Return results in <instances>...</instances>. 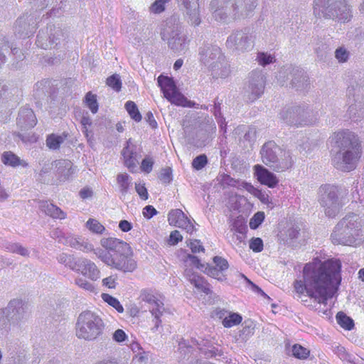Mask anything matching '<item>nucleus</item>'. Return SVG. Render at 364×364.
I'll use <instances>...</instances> for the list:
<instances>
[{
	"mask_svg": "<svg viewBox=\"0 0 364 364\" xmlns=\"http://www.w3.org/2000/svg\"><path fill=\"white\" fill-rule=\"evenodd\" d=\"M341 263L339 259H329L321 262L314 259L303 269L301 279L294 282L297 296L305 302L303 296L313 299L318 304H326L337 292L341 282Z\"/></svg>",
	"mask_w": 364,
	"mask_h": 364,
	"instance_id": "f257e3e1",
	"label": "nucleus"
},
{
	"mask_svg": "<svg viewBox=\"0 0 364 364\" xmlns=\"http://www.w3.org/2000/svg\"><path fill=\"white\" fill-rule=\"evenodd\" d=\"M100 245L104 250H97L96 256L106 265L124 273L136 269V262L128 243L117 238L104 237Z\"/></svg>",
	"mask_w": 364,
	"mask_h": 364,
	"instance_id": "f03ea898",
	"label": "nucleus"
},
{
	"mask_svg": "<svg viewBox=\"0 0 364 364\" xmlns=\"http://www.w3.org/2000/svg\"><path fill=\"white\" fill-rule=\"evenodd\" d=\"M332 140L338 149L332 159L334 167L342 171L355 169L361 156V145L358 136L349 130H341L334 133Z\"/></svg>",
	"mask_w": 364,
	"mask_h": 364,
	"instance_id": "7ed1b4c3",
	"label": "nucleus"
},
{
	"mask_svg": "<svg viewBox=\"0 0 364 364\" xmlns=\"http://www.w3.org/2000/svg\"><path fill=\"white\" fill-rule=\"evenodd\" d=\"M257 6V0H212L210 4L215 19L224 23L252 16Z\"/></svg>",
	"mask_w": 364,
	"mask_h": 364,
	"instance_id": "20e7f679",
	"label": "nucleus"
},
{
	"mask_svg": "<svg viewBox=\"0 0 364 364\" xmlns=\"http://www.w3.org/2000/svg\"><path fill=\"white\" fill-rule=\"evenodd\" d=\"M357 215H348L335 227L331 234L333 244L343 245H357L362 240L360 223Z\"/></svg>",
	"mask_w": 364,
	"mask_h": 364,
	"instance_id": "39448f33",
	"label": "nucleus"
},
{
	"mask_svg": "<svg viewBox=\"0 0 364 364\" xmlns=\"http://www.w3.org/2000/svg\"><path fill=\"white\" fill-rule=\"evenodd\" d=\"M105 323L102 318L91 311L80 313L75 324L76 336L87 341H94L102 336Z\"/></svg>",
	"mask_w": 364,
	"mask_h": 364,
	"instance_id": "423d86ee",
	"label": "nucleus"
},
{
	"mask_svg": "<svg viewBox=\"0 0 364 364\" xmlns=\"http://www.w3.org/2000/svg\"><path fill=\"white\" fill-rule=\"evenodd\" d=\"M314 13L316 16L337 19L343 23L352 18L350 6L339 0H314Z\"/></svg>",
	"mask_w": 364,
	"mask_h": 364,
	"instance_id": "0eeeda50",
	"label": "nucleus"
},
{
	"mask_svg": "<svg viewBox=\"0 0 364 364\" xmlns=\"http://www.w3.org/2000/svg\"><path fill=\"white\" fill-rule=\"evenodd\" d=\"M260 155L262 162L275 171H284L292 166L289 153L283 151L272 141L262 146Z\"/></svg>",
	"mask_w": 364,
	"mask_h": 364,
	"instance_id": "6e6552de",
	"label": "nucleus"
},
{
	"mask_svg": "<svg viewBox=\"0 0 364 364\" xmlns=\"http://www.w3.org/2000/svg\"><path fill=\"white\" fill-rule=\"evenodd\" d=\"M29 314L28 304L21 299H14L8 306L0 309V330L8 331L10 321L18 322L26 319Z\"/></svg>",
	"mask_w": 364,
	"mask_h": 364,
	"instance_id": "1a4fd4ad",
	"label": "nucleus"
},
{
	"mask_svg": "<svg viewBox=\"0 0 364 364\" xmlns=\"http://www.w3.org/2000/svg\"><path fill=\"white\" fill-rule=\"evenodd\" d=\"M318 202L328 218H334L341 208L337 188L333 186L324 185L319 188Z\"/></svg>",
	"mask_w": 364,
	"mask_h": 364,
	"instance_id": "9d476101",
	"label": "nucleus"
},
{
	"mask_svg": "<svg viewBox=\"0 0 364 364\" xmlns=\"http://www.w3.org/2000/svg\"><path fill=\"white\" fill-rule=\"evenodd\" d=\"M161 38L166 41L171 49L176 52H183L187 48V38L181 33V28L178 23L168 21L161 31Z\"/></svg>",
	"mask_w": 364,
	"mask_h": 364,
	"instance_id": "9b49d317",
	"label": "nucleus"
},
{
	"mask_svg": "<svg viewBox=\"0 0 364 364\" xmlns=\"http://www.w3.org/2000/svg\"><path fill=\"white\" fill-rule=\"evenodd\" d=\"M157 81L164 97L171 104L182 107H192V102L188 100V99L179 92L172 78L160 75Z\"/></svg>",
	"mask_w": 364,
	"mask_h": 364,
	"instance_id": "f8f14e48",
	"label": "nucleus"
},
{
	"mask_svg": "<svg viewBox=\"0 0 364 364\" xmlns=\"http://www.w3.org/2000/svg\"><path fill=\"white\" fill-rule=\"evenodd\" d=\"M255 37L252 33L243 31L232 33L226 41L228 48L239 51H245L254 46Z\"/></svg>",
	"mask_w": 364,
	"mask_h": 364,
	"instance_id": "ddd939ff",
	"label": "nucleus"
},
{
	"mask_svg": "<svg viewBox=\"0 0 364 364\" xmlns=\"http://www.w3.org/2000/svg\"><path fill=\"white\" fill-rule=\"evenodd\" d=\"M309 112L300 107L283 109L279 115V119L288 125H306L311 123L306 119Z\"/></svg>",
	"mask_w": 364,
	"mask_h": 364,
	"instance_id": "4468645a",
	"label": "nucleus"
},
{
	"mask_svg": "<svg viewBox=\"0 0 364 364\" xmlns=\"http://www.w3.org/2000/svg\"><path fill=\"white\" fill-rule=\"evenodd\" d=\"M199 55L201 63L210 70L219 67L220 63H223V58H225L220 48L217 46H208L201 48Z\"/></svg>",
	"mask_w": 364,
	"mask_h": 364,
	"instance_id": "2eb2a0df",
	"label": "nucleus"
},
{
	"mask_svg": "<svg viewBox=\"0 0 364 364\" xmlns=\"http://www.w3.org/2000/svg\"><path fill=\"white\" fill-rule=\"evenodd\" d=\"M141 298L144 301L149 304V311L154 318L153 320L154 326L151 330L155 332L161 323L160 318L164 311V304L161 299L149 291H143Z\"/></svg>",
	"mask_w": 364,
	"mask_h": 364,
	"instance_id": "dca6fc26",
	"label": "nucleus"
},
{
	"mask_svg": "<svg viewBox=\"0 0 364 364\" xmlns=\"http://www.w3.org/2000/svg\"><path fill=\"white\" fill-rule=\"evenodd\" d=\"M63 36L60 28L49 25L46 30H41L37 36V46L43 49H49L58 44V41Z\"/></svg>",
	"mask_w": 364,
	"mask_h": 364,
	"instance_id": "f3484780",
	"label": "nucleus"
},
{
	"mask_svg": "<svg viewBox=\"0 0 364 364\" xmlns=\"http://www.w3.org/2000/svg\"><path fill=\"white\" fill-rule=\"evenodd\" d=\"M265 77L262 70H253L250 74V81L247 92L248 98L254 101L259 98L264 92Z\"/></svg>",
	"mask_w": 364,
	"mask_h": 364,
	"instance_id": "a211bd4d",
	"label": "nucleus"
},
{
	"mask_svg": "<svg viewBox=\"0 0 364 364\" xmlns=\"http://www.w3.org/2000/svg\"><path fill=\"white\" fill-rule=\"evenodd\" d=\"M122 156L127 168L132 173L137 172L139 164L137 146L132 142L131 139L127 141L122 151Z\"/></svg>",
	"mask_w": 364,
	"mask_h": 364,
	"instance_id": "6ab92c4d",
	"label": "nucleus"
},
{
	"mask_svg": "<svg viewBox=\"0 0 364 364\" xmlns=\"http://www.w3.org/2000/svg\"><path fill=\"white\" fill-rule=\"evenodd\" d=\"M292 72H294V75L291 80L292 86L298 90L304 88V85H306L308 82L307 76L302 70L291 68V67H284L279 70V74L277 76L278 81L280 82V84L284 85L286 82V80L284 79L286 74L291 73Z\"/></svg>",
	"mask_w": 364,
	"mask_h": 364,
	"instance_id": "aec40b11",
	"label": "nucleus"
},
{
	"mask_svg": "<svg viewBox=\"0 0 364 364\" xmlns=\"http://www.w3.org/2000/svg\"><path fill=\"white\" fill-rule=\"evenodd\" d=\"M75 272H79L93 281H96L100 277V271L95 263L85 257L77 258Z\"/></svg>",
	"mask_w": 364,
	"mask_h": 364,
	"instance_id": "412c9836",
	"label": "nucleus"
},
{
	"mask_svg": "<svg viewBox=\"0 0 364 364\" xmlns=\"http://www.w3.org/2000/svg\"><path fill=\"white\" fill-rule=\"evenodd\" d=\"M254 176L257 181L269 188H274L279 183L277 176L262 165L257 164L253 167Z\"/></svg>",
	"mask_w": 364,
	"mask_h": 364,
	"instance_id": "4be33fe9",
	"label": "nucleus"
},
{
	"mask_svg": "<svg viewBox=\"0 0 364 364\" xmlns=\"http://www.w3.org/2000/svg\"><path fill=\"white\" fill-rule=\"evenodd\" d=\"M195 267H196L198 269L201 270L208 276L215 278L218 280L223 281L225 279V276L223 272L220 270L215 266L210 265L209 264H200V260L196 256L188 255V261Z\"/></svg>",
	"mask_w": 364,
	"mask_h": 364,
	"instance_id": "5701e85b",
	"label": "nucleus"
},
{
	"mask_svg": "<svg viewBox=\"0 0 364 364\" xmlns=\"http://www.w3.org/2000/svg\"><path fill=\"white\" fill-rule=\"evenodd\" d=\"M188 23L191 26H198L201 22L198 1H191L188 5L181 6Z\"/></svg>",
	"mask_w": 364,
	"mask_h": 364,
	"instance_id": "b1692460",
	"label": "nucleus"
},
{
	"mask_svg": "<svg viewBox=\"0 0 364 364\" xmlns=\"http://www.w3.org/2000/svg\"><path fill=\"white\" fill-rule=\"evenodd\" d=\"M17 124L21 128L30 129L36 124V118L33 110L30 108H23L19 111Z\"/></svg>",
	"mask_w": 364,
	"mask_h": 364,
	"instance_id": "393cba45",
	"label": "nucleus"
},
{
	"mask_svg": "<svg viewBox=\"0 0 364 364\" xmlns=\"http://www.w3.org/2000/svg\"><path fill=\"white\" fill-rule=\"evenodd\" d=\"M184 275L191 284H193L198 291L204 292L206 294H210V290L208 284L203 277L194 273L192 269L186 268L184 272Z\"/></svg>",
	"mask_w": 364,
	"mask_h": 364,
	"instance_id": "a878e982",
	"label": "nucleus"
},
{
	"mask_svg": "<svg viewBox=\"0 0 364 364\" xmlns=\"http://www.w3.org/2000/svg\"><path fill=\"white\" fill-rule=\"evenodd\" d=\"M192 342L198 350L203 354L205 358L221 357L223 355L221 350L210 345L207 341L203 340L200 343L197 341H193Z\"/></svg>",
	"mask_w": 364,
	"mask_h": 364,
	"instance_id": "bb28decb",
	"label": "nucleus"
},
{
	"mask_svg": "<svg viewBox=\"0 0 364 364\" xmlns=\"http://www.w3.org/2000/svg\"><path fill=\"white\" fill-rule=\"evenodd\" d=\"M40 208L47 215L53 218V219L63 220L67 216L66 213L60 208L53 203H49L47 201L41 202Z\"/></svg>",
	"mask_w": 364,
	"mask_h": 364,
	"instance_id": "cd10ccee",
	"label": "nucleus"
},
{
	"mask_svg": "<svg viewBox=\"0 0 364 364\" xmlns=\"http://www.w3.org/2000/svg\"><path fill=\"white\" fill-rule=\"evenodd\" d=\"M188 217L180 209L171 210L168 215V221L171 225L181 228L186 223Z\"/></svg>",
	"mask_w": 364,
	"mask_h": 364,
	"instance_id": "c85d7f7f",
	"label": "nucleus"
},
{
	"mask_svg": "<svg viewBox=\"0 0 364 364\" xmlns=\"http://www.w3.org/2000/svg\"><path fill=\"white\" fill-rule=\"evenodd\" d=\"M178 350L181 354V359L185 360L187 357L186 360H190V362L187 363V364H193V361L196 358L195 355V352H196V350L194 349L193 346L188 345L186 342L184 340H183L182 341H180L178 343Z\"/></svg>",
	"mask_w": 364,
	"mask_h": 364,
	"instance_id": "c756f323",
	"label": "nucleus"
},
{
	"mask_svg": "<svg viewBox=\"0 0 364 364\" xmlns=\"http://www.w3.org/2000/svg\"><path fill=\"white\" fill-rule=\"evenodd\" d=\"M56 167H58L59 178L61 181L68 180L74 172L71 162L69 161H59L56 164Z\"/></svg>",
	"mask_w": 364,
	"mask_h": 364,
	"instance_id": "7c9ffc66",
	"label": "nucleus"
},
{
	"mask_svg": "<svg viewBox=\"0 0 364 364\" xmlns=\"http://www.w3.org/2000/svg\"><path fill=\"white\" fill-rule=\"evenodd\" d=\"M349 117L358 120L364 117V101L359 99L355 100L353 104H351L348 109Z\"/></svg>",
	"mask_w": 364,
	"mask_h": 364,
	"instance_id": "2f4dec72",
	"label": "nucleus"
},
{
	"mask_svg": "<svg viewBox=\"0 0 364 364\" xmlns=\"http://www.w3.org/2000/svg\"><path fill=\"white\" fill-rule=\"evenodd\" d=\"M2 161L5 165L13 167L18 166L26 167L28 166V164L25 161L21 160L18 156L11 151H6L3 154Z\"/></svg>",
	"mask_w": 364,
	"mask_h": 364,
	"instance_id": "473e14b6",
	"label": "nucleus"
},
{
	"mask_svg": "<svg viewBox=\"0 0 364 364\" xmlns=\"http://www.w3.org/2000/svg\"><path fill=\"white\" fill-rule=\"evenodd\" d=\"M132 178L127 173H120L117 175V182L122 195H126L128 193L132 186Z\"/></svg>",
	"mask_w": 364,
	"mask_h": 364,
	"instance_id": "72a5a7b5",
	"label": "nucleus"
},
{
	"mask_svg": "<svg viewBox=\"0 0 364 364\" xmlns=\"http://www.w3.org/2000/svg\"><path fill=\"white\" fill-rule=\"evenodd\" d=\"M212 75L215 78H226L230 74V65L226 62L225 58H223V63H220L219 67L215 70H211Z\"/></svg>",
	"mask_w": 364,
	"mask_h": 364,
	"instance_id": "f704fd0d",
	"label": "nucleus"
},
{
	"mask_svg": "<svg viewBox=\"0 0 364 364\" xmlns=\"http://www.w3.org/2000/svg\"><path fill=\"white\" fill-rule=\"evenodd\" d=\"M67 135L61 134L58 135L55 134H50L46 139V145L50 149L56 150L59 149L61 144H63Z\"/></svg>",
	"mask_w": 364,
	"mask_h": 364,
	"instance_id": "c9c22d12",
	"label": "nucleus"
},
{
	"mask_svg": "<svg viewBox=\"0 0 364 364\" xmlns=\"http://www.w3.org/2000/svg\"><path fill=\"white\" fill-rule=\"evenodd\" d=\"M57 259L59 263L64 264L73 271L75 270L77 258H75L73 255L61 253L57 257Z\"/></svg>",
	"mask_w": 364,
	"mask_h": 364,
	"instance_id": "e433bc0d",
	"label": "nucleus"
},
{
	"mask_svg": "<svg viewBox=\"0 0 364 364\" xmlns=\"http://www.w3.org/2000/svg\"><path fill=\"white\" fill-rule=\"evenodd\" d=\"M85 227L92 233L96 235H102L106 231L105 226L95 218H90L86 222Z\"/></svg>",
	"mask_w": 364,
	"mask_h": 364,
	"instance_id": "4c0bfd02",
	"label": "nucleus"
},
{
	"mask_svg": "<svg viewBox=\"0 0 364 364\" xmlns=\"http://www.w3.org/2000/svg\"><path fill=\"white\" fill-rule=\"evenodd\" d=\"M77 250L82 251L85 253L94 252L96 255L97 250H102V248H94V245L90 242L88 239L82 238L80 237L79 240V245L77 247Z\"/></svg>",
	"mask_w": 364,
	"mask_h": 364,
	"instance_id": "58836bf2",
	"label": "nucleus"
},
{
	"mask_svg": "<svg viewBox=\"0 0 364 364\" xmlns=\"http://www.w3.org/2000/svg\"><path fill=\"white\" fill-rule=\"evenodd\" d=\"M125 108L129 116L136 122H140L141 115L139 112L136 105L132 101H127L125 104Z\"/></svg>",
	"mask_w": 364,
	"mask_h": 364,
	"instance_id": "ea45409f",
	"label": "nucleus"
},
{
	"mask_svg": "<svg viewBox=\"0 0 364 364\" xmlns=\"http://www.w3.org/2000/svg\"><path fill=\"white\" fill-rule=\"evenodd\" d=\"M338 323L343 328L350 330L353 328V321L343 312H338L336 315Z\"/></svg>",
	"mask_w": 364,
	"mask_h": 364,
	"instance_id": "a19ab883",
	"label": "nucleus"
},
{
	"mask_svg": "<svg viewBox=\"0 0 364 364\" xmlns=\"http://www.w3.org/2000/svg\"><path fill=\"white\" fill-rule=\"evenodd\" d=\"M80 237L75 236L73 235H65V236L60 237V239L59 240V242L69 246L70 247L77 249V245H79V240Z\"/></svg>",
	"mask_w": 364,
	"mask_h": 364,
	"instance_id": "79ce46f5",
	"label": "nucleus"
},
{
	"mask_svg": "<svg viewBox=\"0 0 364 364\" xmlns=\"http://www.w3.org/2000/svg\"><path fill=\"white\" fill-rule=\"evenodd\" d=\"M242 321V316L236 313L230 314L225 317L223 321V324L226 328H230L233 326L239 324Z\"/></svg>",
	"mask_w": 364,
	"mask_h": 364,
	"instance_id": "37998d69",
	"label": "nucleus"
},
{
	"mask_svg": "<svg viewBox=\"0 0 364 364\" xmlns=\"http://www.w3.org/2000/svg\"><path fill=\"white\" fill-rule=\"evenodd\" d=\"M85 102L93 114L97 113L98 110V104L95 95H93L90 92H87L85 98Z\"/></svg>",
	"mask_w": 364,
	"mask_h": 364,
	"instance_id": "c03bdc74",
	"label": "nucleus"
},
{
	"mask_svg": "<svg viewBox=\"0 0 364 364\" xmlns=\"http://www.w3.org/2000/svg\"><path fill=\"white\" fill-rule=\"evenodd\" d=\"M256 60L260 65L266 66L275 62V57L274 55L268 53L259 52L257 53Z\"/></svg>",
	"mask_w": 364,
	"mask_h": 364,
	"instance_id": "a18cd8bd",
	"label": "nucleus"
},
{
	"mask_svg": "<svg viewBox=\"0 0 364 364\" xmlns=\"http://www.w3.org/2000/svg\"><path fill=\"white\" fill-rule=\"evenodd\" d=\"M102 298L109 305L114 307L119 313H122L124 311L123 306L116 298L107 294H102Z\"/></svg>",
	"mask_w": 364,
	"mask_h": 364,
	"instance_id": "49530a36",
	"label": "nucleus"
},
{
	"mask_svg": "<svg viewBox=\"0 0 364 364\" xmlns=\"http://www.w3.org/2000/svg\"><path fill=\"white\" fill-rule=\"evenodd\" d=\"M310 351L299 344H295L292 346V354L299 359H305L309 355Z\"/></svg>",
	"mask_w": 364,
	"mask_h": 364,
	"instance_id": "de8ad7c7",
	"label": "nucleus"
},
{
	"mask_svg": "<svg viewBox=\"0 0 364 364\" xmlns=\"http://www.w3.org/2000/svg\"><path fill=\"white\" fill-rule=\"evenodd\" d=\"M107 85L117 92H119L122 87V82L119 75H112L107 79Z\"/></svg>",
	"mask_w": 364,
	"mask_h": 364,
	"instance_id": "09e8293b",
	"label": "nucleus"
},
{
	"mask_svg": "<svg viewBox=\"0 0 364 364\" xmlns=\"http://www.w3.org/2000/svg\"><path fill=\"white\" fill-rule=\"evenodd\" d=\"M170 0H156L150 6V11L154 14H160L165 9V4Z\"/></svg>",
	"mask_w": 364,
	"mask_h": 364,
	"instance_id": "8fccbe9b",
	"label": "nucleus"
},
{
	"mask_svg": "<svg viewBox=\"0 0 364 364\" xmlns=\"http://www.w3.org/2000/svg\"><path fill=\"white\" fill-rule=\"evenodd\" d=\"M264 214L263 212H257L254 215L250 221V227L251 229H256L263 222Z\"/></svg>",
	"mask_w": 364,
	"mask_h": 364,
	"instance_id": "3c124183",
	"label": "nucleus"
},
{
	"mask_svg": "<svg viewBox=\"0 0 364 364\" xmlns=\"http://www.w3.org/2000/svg\"><path fill=\"white\" fill-rule=\"evenodd\" d=\"M154 165V159L150 156H146L141 161V170L146 173L152 171Z\"/></svg>",
	"mask_w": 364,
	"mask_h": 364,
	"instance_id": "603ef678",
	"label": "nucleus"
},
{
	"mask_svg": "<svg viewBox=\"0 0 364 364\" xmlns=\"http://www.w3.org/2000/svg\"><path fill=\"white\" fill-rule=\"evenodd\" d=\"M160 181L164 183H169L172 181V170L167 167L161 169L159 176Z\"/></svg>",
	"mask_w": 364,
	"mask_h": 364,
	"instance_id": "864d4df0",
	"label": "nucleus"
},
{
	"mask_svg": "<svg viewBox=\"0 0 364 364\" xmlns=\"http://www.w3.org/2000/svg\"><path fill=\"white\" fill-rule=\"evenodd\" d=\"M208 159L205 155H200L196 157L193 162L192 166L196 170L202 169L207 164Z\"/></svg>",
	"mask_w": 364,
	"mask_h": 364,
	"instance_id": "5fc2aeb1",
	"label": "nucleus"
},
{
	"mask_svg": "<svg viewBox=\"0 0 364 364\" xmlns=\"http://www.w3.org/2000/svg\"><path fill=\"white\" fill-rule=\"evenodd\" d=\"M81 124L82 126V131L84 133L87 139H89L90 136H92V132L89 131L87 127L91 126L92 120L88 116H83L81 119Z\"/></svg>",
	"mask_w": 364,
	"mask_h": 364,
	"instance_id": "6e6d98bb",
	"label": "nucleus"
},
{
	"mask_svg": "<svg viewBox=\"0 0 364 364\" xmlns=\"http://www.w3.org/2000/svg\"><path fill=\"white\" fill-rule=\"evenodd\" d=\"M336 58L341 63L346 62L349 57V53L343 47L338 48L335 51Z\"/></svg>",
	"mask_w": 364,
	"mask_h": 364,
	"instance_id": "4d7b16f0",
	"label": "nucleus"
},
{
	"mask_svg": "<svg viewBox=\"0 0 364 364\" xmlns=\"http://www.w3.org/2000/svg\"><path fill=\"white\" fill-rule=\"evenodd\" d=\"M250 248L255 252H260L263 250V242L259 237H255L251 240Z\"/></svg>",
	"mask_w": 364,
	"mask_h": 364,
	"instance_id": "13d9d810",
	"label": "nucleus"
},
{
	"mask_svg": "<svg viewBox=\"0 0 364 364\" xmlns=\"http://www.w3.org/2000/svg\"><path fill=\"white\" fill-rule=\"evenodd\" d=\"M213 263L215 264V266L218 267L220 270H221L223 272V271L228 269V261L220 257L215 256L213 258Z\"/></svg>",
	"mask_w": 364,
	"mask_h": 364,
	"instance_id": "bf43d9fd",
	"label": "nucleus"
},
{
	"mask_svg": "<svg viewBox=\"0 0 364 364\" xmlns=\"http://www.w3.org/2000/svg\"><path fill=\"white\" fill-rule=\"evenodd\" d=\"M135 189L142 200L148 199V192L144 183H135Z\"/></svg>",
	"mask_w": 364,
	"mask_h": 364,
	"instance_id": "052dcab7",
	"label": "nucleus"
},
{
	"mask_svg": "<svg viewBox=\"0 0 364 364\" xmlns=\"http://www.w3.org/2000/svg\"><path fill=\"white\" fill-rule=\"evenodd\" d=\"M183 239L182 235L178 230L172 231L169 236L168 244L171 245H176L179 241Z\"/></svg>",
	"mask_w": 364,
	"mask_h": 364,
	"instance_id": "680f3d73",
	"label": "nucleus"
},
{
	"mask_svg": "<svg viewBox=\"0 0 364 364\" xmlns=\"http://www.w3.org/2000/svg\"><path fill=\"white\" fill-rule=\"evenodd\" d=\"M75 284L80 288H82L85 290L92 291L94 289L93 285L82 278H77L75 280Z\"/></svg>",
	"mask_w": 364,
	"mask_h": 364,
	"instance_id": "e2e57ef3",
	"label": "nucleus"
},
{
	"mask_svg": "<svg viewBox=\"0 0 364 364\" xmlns=\"http://www.w3.org/2000/svg\"><path fill=\"white\" fill-rule=\"evenodd\" d=\"M188 245H189L190 248L191 249V251L194 253L204 252V248L202 246L200 240H191Z\"/></svg>",
	"mask_w": 364,
	"mask_h": 364,
	"instance_id": "0e129e2a",
	"label": "nucleus"
},
{
	"mask_svg": "<svg viewBox=\"0 0 364 364\" xmlns=\"http://www.w3.org/2000/svg\"><path fill=\"white\" fill-rule=\"evenodd\" d=\"M127 336L125 332L122 329H117L113 333L112 338L117 343H121L127 339Z\"/></svg>",
	"mask_w": 364,
	"mask_h": 364,
	"instance_id": "69168bd1",
	"label": "nucleus"
},
{
	"mask_svg": "<svg viewBox=\"0 0 364 364\" xmlns=\"http://www.w3.org/2000/svg\"><path fill=\"white\" fill-rule=\"evenodd\" d=\"M157 213L156 210L151 205H146L143 209V215L145 218L150 219Z\"/></svg>",
	"mask_w": 364,
	"mask_h": 364,
	"instance_id": "338daca9",
	"label": "nucleus"
},
{
	"mask_svg": "<svg viewBox=\"0 0 364 364\" xmlns=\"http://www.w3.org/2000/svg\"><path fill=\"white\" fill-rule=\"evenodd\" d=\"M102 284L104 286H106L108 288H110V289L115 288L116 279H115V277H114L112 276L106 277L102 280Z\"/></svg>",
	"mask_w": 364,
	"mask_h": 364,
	"instance_id": "774afa93",
	"label": "nucleus"
}]
</instances>
